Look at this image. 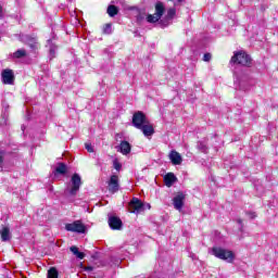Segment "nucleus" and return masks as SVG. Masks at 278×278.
Wrapping results in <instances>:
<instances>
[{"label":"nucleus","instance_id":"nucleus-16","mask_svg":"<svg viewBox=\"0 0 278 278\" xmlns=\"http://www.w3.org/2000/svg\"><path fill=\"white\" fill-rule=\"evenodd\" d=\"M117 151H121L123 155H129L131 153V144L128 141H122Z\"/></svg>","mask_w":278,"mask_h":278},{"label":"nucleus","instance_id":"nucleus-8","mask_svg":"<svg viewBox=\"0 0 278 278\" xmlns=\"http://www.w3.org/2000/svg\"><path fill=\"white\" fill-rule=\"evenodd\" d=\"M186 201V194L184 192H178L174 198H173V205L174 207L178 211L181 212L184 210V203Z\"/></svg>","mask_w":278,"mask_h":278},{"label":"nucleus","instance_id":"nucleus-25","mask_svg":"<svg viewBox=\"0 0 278 278\" xmlns=\"http://www.w3.org/2000/svg\"><path fill=\"white\" fill-rule=\"evenodd\" d=\"M103 34H112V24H105L104 28H103Z\"/></svg>","mask_w":278,"mask_h":278},{"label":"nucleus","instance_id":"nucleus-23","mask_svg":"<svg viewBox=\"0 0 278 278\" xmlns=\"http://www.w3.org/2000/svg\"><path fill=\"white\" fill-rule=\"evenodd\" d=\"M197 148L199 151H201V153H207V144H205V142L199 141Z\"/></svg>","mask_w":278,"mask_h":278},{"label":"nucleus","instance_id":"nucleus-19","mask_svg":"<svg viewBox=\"0 0 278 278\" xmlns=\"http://www.w3.org/2000/svg\"><path fill=\"white\" fill-rule=\"evenodd\" d=\"M68 168L64 163H58V166L55 168V174L56 175H66Z\"/></svg>","mask_w":278,"mask_h":278},{"label":"nucleus","instance_id":"nucleus-1","mask_svg":"<svg viewBox=\"0 0 278 278\" xmlns=\"http://www.w3.org/2000/svg\"><path fill=\"white\" fill-rule=\"evenodd\" d=\"M230 62L232 64H240L241 66H251V56L245 52H237L231 58Z\"/></svg>","mask_w":278,"mask_h":278},{"label":"nucleus","instance_id":"nucleus-24","mask_svg":"<svg viewBox=\"0 0 278 278\" xmlns=\"http://www.w3.org/2000/svg\"><path fill=\"white\" fill-rule=\"evenodd\" d=\"M48 278H58V269L55 267L48 270Z\"/></svg>","mask_w":278,"mask_h":278},{"label":"nucleus","instance_id":"nucleus-30","mask_svg":"<svg viewBox=\"0 0 278 278\" xmlns=\"http://www.w3.org/2000/svg\"><path fill=\"white\" fill-rule=\"evenodd\" d=\"M239 90H247L242 81H239Z\"/></svg>","mask_w":278,"mask_h":278},{"label":"nucleus","instance_id":"nucleus-20","mask_svg":"<svg viewBox=\"0 0 278 278\" xmlns=\"http://www.w3.org/2000/svg\"><path fill=\"white\" fill-rule=\"evenodd\" d=\"M70 251H72L73 254L78 257V260H84V257H86V254H84V252H79V249L75 245L71 247Z\"/></svg>","mask_w":278,"mask_h":278},{"label":"nucleus","instance_id":"nucleus-14","mask_svg":"<svg viewBox=\"0 0 278 278\" xmlns=\"http://www.w3.org/2000/svg\"><path fill=\"white\" fill-rule=\"evenodd\" d=\"M139 129L142 131L146 138H149V136H153L155 134V129L153 128V125L150 122L142 125Z\"/></svg>","mask_w":278,"mask_h":278},{"label":"nucleus","instance_id":"nucleus-26","mask_svg":"<svg viewBox=\"0 0 278 278\" xmlns=\"http://www.w3.org/2000/svg\"><path fill=\"white\" fill-rule=\"evenodd\" d=\"M58 50V46H50V58H55V51Z\"/></svg>","mask_w":278,"mask_h":278},{"label":"nucleus","instance_id":"nucleus-6","mask_svg":"<svg viewBox=\"0 0 278 278\" xmlns=\"http://www.w3.org/2000/svg\"><path fill=\"white\" fill-rule=\"evenodd\" d=\"M129 210L132 214H140V212H144V203L138 198H132L129 202Z\"/></svg>","mask_w":278,"mask_h":278},{"label":"nucleus","instance_id":"nucleus-28","mask_svg":"<svg viewBox=\"0 0 278 278\" xmlns=\"http://www.w3.org/2000/svg\"><path fill=\"white\" fill-rule=\"evenodd\" d=\"M113 166H114L115 170H121L123 165H121V163H118L117 161H114Z\"/></svg>","mask_w":278,"mask_h":278},{"label":"nucleus","instance_id":"nucleus-9","mask_svg":"<svg viewBox=\"0 0 278 278\" xmlns=\"http://www.w3.org/2000/svg\"><path fill=\"white\" fill-rule=\"evenodd\" d=\"M2 83L9 86H12L14 84V72L12 70H3L1 73Z\"/></svg>","mask_w":278,"mask_h":278},{"label":"nucleus","instance_id":"nucleus-33","mask_svg":"<svg viewBox=\"0 0 278 278\" xmlns=\"http://www.w3.org/2000/svg\"><path fill=\"white\" fill-rule=\"evenodd\" d=\"M255 213H250V218H255Z\"/></svg>","mask_w":278,"mask_h":278},{"label":"nucleus","instance_id":"nucleus-29","mask_svg":"<svg viewBox=\"0 0 278 278\" xmlns=\"http://www.w3.org/2000/svg\"><path fill=\"white\" fill-rule=\"evenodd\" d=\"M204 62H210L212 60V54L211 53H205L203 56Z\"/></svg>","mask_w":278,"mask_h":278},{"label":"nucleus","instance_id":"nucleus-18","mask_svg":"<svg viewBox=\"0 0 278 278\" xmlns=\"http://www.w3.org/2000/svg\"><path fill=\"white\" fill-rule=\"evenodd\" d=\"M26 45H28L33 51H36V49H38V39L34 37H26Z\"/></svg>","mask_w":278,"mask_h":278},{"label":"nucleus","instance_id":"nucleus-3","mask_svg":"<svg viewBox=\"0 0 278 278\" xmlns=\"http://www.w3.org/2000/svg\"><path fill=\"white\" fill-rule=\"evenodd\" d=\"M165 10L166 9L164 8V3L157 2L155 4V13L153 15L147 16L148 23H157V21H160V18H162V16H164Z\"/></svg>","mask_w":278,"mask_h":278},{"label":"nucleus","instance_id":"nucleus-2","mask_svg":"<svg viewBox=\"0 0 278 278\" xmlns=\"http://www.w3.org/2000/svg\"><path fill=\"white\" fill-rule=\"evenodd\" d=\"M212 254L218 260H225L226 262H233V252L222 249V248H213Z\"/></svg>","mask_w":278,"mask_h":278},{"label":"nucleus","instance_id":"nucleus-11","mask_svg":"<svg viewBox=\"0 0 278 278\" xmlns=\"http://www.w3.org/2000/svg\"><path fill=\"white\" fill-rule=\"evenodd\" d=\"M109 226L111 227V229L121 230L123 229V220H121V217L110 216Z\"/></svg>","mask_w":278,"mask_h":278},{"label":"nucleus","instance_id":"nucleus-21","mask_svg":"<svg viewBox=\"0 0 278 278\" xmlns=\"http://www.w3.org/2000/svg\"><path fill=\"white\" fill-rule=\"evenodd\" d=\"M106 12L109 16L114 17L116 14H118V7L111 4L108 7Z\"/></svg>","mask_w":278,"mask_h":278},{"label":"nucleus","instance_id":"nucleus-35","mask_svg":"<svg viewBox=\"0 0 278 278\" xmlns=\"http://www.w3.org/2000/svg\"><path fill=\"white\" fill-rule=\"evenodd\" d=\"M88 270H92V267H88Z\"/></svg>","mask_w":278,"mask_h":278},{"label":"nucleus","instance_id":"nucleus-5","mask_svg":"<svg viewBox=\"0 0 278 278\" xmlns=\"http://www.w3.org/2000/svg\"><path fill=\"white\" fill-rule=\"evenodd\" d=\"M65 229L73 233H86V225H84L81 220H75L72 224H66Z\"/></svg>","mask_w":278,"mask_h":278},{"label":"nucleus","instance_id":"nucleus-12","mask_svg":"<svg viewBox=\"0 0 278 278\" xmlns=\"http://www.w3.org/2000/svg\"><path fill=\"white\" fill-rule=\"evenodd\" d=\"M175 14H177V10L175 8L167 10V15L165 20L161 21L162 27H168L170 23L169 21H173V18H175Z\"/></svg>","mask_w":278,"mask_h":278},{"label":"nucleus","instance_id":"nucleus-10","mask_svg":"<svg viewBox=\"0 0 278 278\" xmlns=\"http://www.w3.org/2000/svg\"><path fill=\"white\" fill-rule=\"evenodd\" d=\"M0 238L2 242H10L12 240V232L10 231V226L2 225L0 227Z\"/></svg>","mask_w":278,"mask_h":278},{"label":"nucleus","instance_id":"nucleus-13","mask_svg":"<svg viewBox=\"0 0 278 278\" xmlns=\"http://www.w3.org/2000/svg\"><path fill=\"white\" fill-rule=\"evenodd\" d=\"M118 188H119L118 176L116 175L111 176L109 181V192H112V194H114V192H118Z\"/></svg>","mask_w":278,"mask_h":278},{"label":"nucleus","instance_id":"nucleus-22","mask_svg":"<svg viewBox=\"0 0 278 278\" xmlns=\"http://www.w3.org/2000/svg\"><path fill=\"white\" fill-rule=\"evenodd\" d=\"M27 55V51L25 49H18L13 53V58L16 60H21V58H25Z\"/></svg>","mask_w":278,"mask_h":278},{"label":"nucleus","instance_id":"nucleus-15","mask_svg":"<svg viewBox=\"0 0 278 278\" xmlns=\"http://www.w3.org/2000/svg\"><path fill=\"white\" fill-rule=\"evenodd\" d=\"M169 160L174 166H179L181 162H184V159L181 157V154L179 152L172 150L169 153Z\"/></svg>","mask_w":278,"mask_h":278},{"label":"nucleus","instance_id":"nucleus-32","mask_svg":"<svg viewBox=\"0 0 278 278\" xmlns=\"http://www.w3.org/2000/svg\"><path fill=\"white\" fill-rule=\"evenodd\" d=\"M151 210V204H147V205H144V210Z\"/></svg>","mask_w":278,"mask_h":278},{"label":"nucleus","instance_id":"nucleus-7","mask_svg":"<svg viewBox=\"0 0 278 278\" xmlns=\"http://www.w3.org/2000/svg\"><path fill=\"white\" fill-rule=\"evenodd\" d=\"M72 188L70 189V194L72 197H75V194H77V192H79V188H81V176H79V174H74L72 176Z\"/></svg>","mask_w":278,"mask_h":278},{"label":"nucleus","instance_id":"nucleus-4","mask_svg":"<svg viewBox=\"0 0 278 278\" xmlns=\"http://www.w3.org/2000/svg\"><path fill=\"white\" fill-rule=\"evenodd\" d=\"M149 119L142 111H138L132 115V125L136 129H140L142 126L147 125Z\"/></svg>","mask_w":278,"mask_h":278},{"label":"nucleus","instance_id":"nucleus-31","mask_svg":"<svg viewBox=\"0 0 278 278\" xmlns=\"http://www.w3.org/2000/svg\"><path fill=\"white\" fill-rule=\"evenodd\" d=\"M3 164V152H0V166Z\"/></svg>","mask_w":278,"mask_h":278},{"label":"nucleus","instance_id":"nucleus-17","mask_svg":"<svg viewBox=\"0 0 278 278\" xmlns=\"http://www.w3.org/2000/svg\"><path fill=\"white\" fill-rule=\"evenodd\" d=\"M164 181H165V185H166L168 188H170V186H173L174 182L177 181V177L175 176V174L169 173V174L165 175Z\"/></svg>","mask_w":278,"mask_h":278},{"label":"nucleus","instance_id":"nucleus-34","mask_svg":"<svg viewBox=\"0 0 278 278\" xmlns=\"http://www.w3.org/2000/svg\"><path fill=\"white\" fill-rule=\"evenodd\" d=\"M239 225H242V219H238Z\"/></svg>","mask_w":278,"mask_h":278},{"label":"nucleus","instance_id":"nucleus-27","mask_svg":"<svg viewBox=\"0 0 278 278\" xmlns=\"http://www.w3.org/2000/svg\"><path fill=\"white\" fill-rule=\"evenodd\" d=\"M85 149L88 151V153H93L94 149L92 148V144L85 143Z\"/></svg>","mask_w":278,"mask_h":278}]
</instances>
